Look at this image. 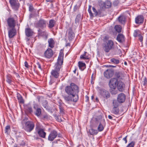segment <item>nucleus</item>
Here are the masks:
<instances>
[{"mask_svg": "<svg viewBox=\"0 0 147 147\" xmlns=\"http://www.w3.org/2000/svg\"><path fill=\"white\" fill-rule=\"evenodd\" d=\"M65 92L69 95L72 96L74 102H76L78 99L77 94L79 92L78 87L74 83H71L69 86H67L65 88Z\"/></svg>", "mask_w": 147, "mask_h": 147, "instance_id": "f257e3e1", "label": "nucleus"}, {"mask_svg": "<svg viewBox=\"0 0 147 147\" xmlns=\"http://www.w3.org/2000/svg\"><path fill=\"white\" fill-rule=\"evenodd\" d=\"M47 24V22L43 19H40L38 21L36 24V27L39 28L38 30V34L40 36H42L43 34V32L40 29H43L45 28Z\"/></svg>", "mask_w": 147, "mask_h": 147, "instance_id": "f03ea898", "label": "nucleus"}, {"mask_svg": "<svg viewBox=\"0 0 147 147\" xmlns=\"http://www.w3.org/2000/svg\"><path fill=\"white\" fill-rule=\"evenodd\" d=\"M117 82V80H116L114 78H113L110 80L109 82V85L110 88V91L112 95H115L118 93L116 86Z\"/></svg>", "mask_w": 147, "mask_h": 147, "instance_id": "7ed1b4c3", "label": "nucleus"}, {"mask_svg": "<svg viewBox=\"0 0 147 147\" xmlns=\"http://www.w3.org/2000/svg\"><path fill=\"white\" fill-rule=\"evenodd\" d=\"M25 120L22 121L23 125V128L26 131L30 132L32 130L34 127V124L32 121H28L24 123Z\"/></svg>", "mask_w": 147, "mask_h": 147, "instance_id": "20e7f679", "label": "nucleus"}, {"mask_svg": "<svg viewBox=\"0 0 147 147\" xmlns=\"http://www.w3.org/2000/svg\"><path fill=\"white\" fill-rule=\"evenodd\" d=\"M63 53L60 52L58 57L57 62L55 65V68L54 69L59 71L63 64Z\"/></svg>", "mask_w": 147, "mask_h": 147, "instance_id": "39448f33", "label": "nucleus"}, {"mask_svg": "<svg viewBox=\"0 0 147 147\" xmlns=\"http://www.w3.org/2000/svg\"><path fill=\"white\" fill-rule=\"evenodd\" d=\"M103 49L106 53H108L114 48L113 42L111 40H108L103 45Z\"/></svg>", "mask_w": 147, "mask_h": 147, "instance_id": "423d86ee", "label": "nucleus"}, {"mask_svg": "<svg viewBox=\"0 0 147 147\" xmlns=\"http://www.w3.org/2000/svg\"><path fill=\"white\" fill-rule=\"evenodd\" d=\"M17 17L15 15L14 17H10L8 18L7 22L8 28H15L16 26Z\"/></svg>", "mask_w": 147, "mask_h": 147, "instance_id": "0eeeda50", "label": "nucleus"}, {"mask_svg": "<svg viewBox=\"0 0 147 147\" xmlns=\"http://www.w3.org/2000/svg\"><path fill=\"white\" fill-rule=\"evenodd\" d=\"M57 136L59 137H61L59 134H58L56 131L53 130L51 131L50 133L48 136V139L49 141H53Z\"/></svg>", "mask_w": 147, "mask_h": 147, "instance_id": "6e6552de", "label": "nucleus"}, {"mask_svg": "<svg viewBox=\"0 0 147 147\" xmlns=\"http://www.w3.org/2000/svg\"><path fill=\"white\" fill-rule=\"evenodd\" d=\"M114 78L117 80V82L116 84V87H117L118 90L120 92H123L125 88L124 83L121 80L118 81L117 79L115 78Z\"/></svg>", "mask_w": 147, "mask_h": 147, "instance_id": "1a4fd4ad", "label": "nucleus"}, {"mask_svg": "<svg viewBox=\"0 0 147 147\" xmlns=\"http://www.w3.org/2000/svg\"><path fill=\"white\" fill-rule=\"evenodd\" d=\"M9 2L12 8L15 10L18 9L20 3L17 0H9Z\"/></svg>", "mask_w": 147, "mask_h": 147, "instance_id": "9d476101", "label": "nucleus"}, {"mask_svg": "<svg viewBox=\"0 0 147 147\" xmlns=\"http://www.w3.org/2000/svg\"><path fill=\"white\" fill-rule=\"evenodd\" d=\"M8 36L9 38H13L14 36L16 33V30L15 28H8Z\"/></svg>", "mask_w": 147, "mask_h": 147, "instance_id": "9b49d317", "label": "nucleus"}, {"mask_svg": "<svg viewBox=\"0 0 147 147\" xmlns=\"http://www.w3.org/2000/svg\"><path fill=\"white\" fill-rule=\"evenodd\" d=\"M100 95L104 98L107 99L110 97V94L109 92L104 89L100 90Z\"/></svg>", "mask_w": 147, "mask_h": 147, "instance_id": "f8f14e48", "label": "nucleus"}, {"mask_svg": "<svg viewBox=\"0 0 147 147\" xmlns=\"http://www.w3.org/2000/svg\"><path fill=\"white\" fill-rule=\"evenodd\" d=\"M126 98V96L123 93L119 94L117 97V100L119 103H122L124 102Z\"/></svg>", "mask_w": 147, "mask_h": 147, "instance_id": "ddd939ff", "label": "nucleus"}, {"mask_svg": "<svg viewBox=\"0 0 147 147\" xmlns=\"http://www.w3.org/2000/svg\"><path fill=\"white\" fill-rule=\"evenodd\" d=\"M115 75L116 77L115 78L117 79L118 80H123L125 77L124 73L122 71L116 72Z\"/></svg>", "mask_w": 147, "mask_h": 147, "instance_id": "4468645a", "label": "nucleus"}, {"mask_svg": "<svg viewBox=\"0 0 147 147\" xmlns=\"http://www.w3.org/2000/svg\"><path fill=\"white\" fill-rule=\"evenodd\" d=\"M113 71L110 69L107 70L104 72V76L107 78L109 79L113 75Z\"/></svg>", "mask_w": 147, "mask_h": 147, "instance_id": "2eb2a0df", "label": "nucleus"}, {"mask_svg": "<svg viewBox=\"0 0 147 147\" xmlns=\"http://www.w3.org/2000/svg\"><path fill=\"white\" fill-rule=\"evenodd\" d=\"M91 7L92 6L91 5H89L88 11L89 13L90 16L91 17H94L93 14L92 13L91 10ZM92 9L93 10V11L94 12V16H97L98 11H97L94 7H92Z\"/></svg>", "mask_w": 147, "mask_h": 147, "instance_id": "dca6fc26", "label": "nucleus"}, {"mask_svg": "<svg viewBox=\"0 0 147 147\" xmlns=\"http://www.w3.org/2000/svg\"><path fill=\"white\" fill-rule=\"evenodd\" d=\"M144 18L142 15H139L137 16L135 18V22L136 24H141L143 23Z\"/></svg>", "mask_w": 147, "mask_h": 147, "instance_id": "f3484780", "label": "nucleus"}, {"mask_svg": "<svg viewBox=\"0 0 147 147\" xmlns=\"http://www.w3.org/2000/svg\"><path fill=\"white\" fill-rule=\"evenodd\" d=\"M45 56V57L50 58L53 55V53L52 50L50 48H48L45 51L44 53Z\"/></svg>", "mask_w": 147, "mask_h": 147, "instance_id": "a211bd4d", "label": "nucleus"}, {"mask_svg": "<svg viewBox=\"0 0 147 147\" xmlns=\"http://www.w3.org/2000/svg\"><path fill=\"white\" fill-rule=\"evenodd\" d=\"M25 33L26 35L28 37H30L32 36L33 32L29 28L25 29Z\"/></svg>", "mask_w": 147, "mask_h": 147, "instance_id": "6ab92c4d", "label": "nucleus"}, {"mask_svg": "<svg viewBox=\"0 0 147 147\" xmlns=\"http://www.w3.org/2000/svg\"><path fill=\"white\" fill-rule=\"evenodd\" d=\"M117 39L119 42H122L125 41V38L123 34H119L117 36Z\"/></svg>", "mask_w": 147, "mask_h": 147, "instance_id": "aec40b11", "label": "nucleus"}, {"mask_svg": "<svg viewBox=\"0 0 147 147\" xmlns=\"http://www.w3.org/2000/svg\"><path fill=\"white\" fill-rule=\"evenodd\" d=\"M59 71L56 70L55 69L52 70L51 71V75L55 78H57L59 76Z\"/></svg>", "mask_w": 147, "mask_h": 147, "instance_id": "412c9836", "label": "nucleus"}, {"mask_svg": "<svg viewBox=\"0 0 147 147\" xmlns=\"http://www.w3.org/2000/svg\"><path fill=\"white\" fill-rule=\"evenodd\" d=\"M63 97L67 102L73 101V98L71 95H63Z\"/></svg>", "mask_w": 147, "mask_h": 147, "instance_id": "4be33fe9", "label": "nucleus"}, {"mask_svg": "<svg viewBox=\"0 0 147 147\" xmlns=\"http://www.w3.org/2000/svg\"><path fill=\"white\" fill-rule=\"evenodd\" d=\"M37 132L40 137L43 138H45L46 133L44 131L43 129L38 131Z\"/></svg>", "mask_w": 147, "mask_h": 147, "instance_id": "5701e85b", "label": "nucleus"}, {"mask_svg": "<svg viewBox=\"0 0 147 147\" xmlns=\"http://www.w3.org/2000/svg\"><path fill=\"white\" fill-rule=\"evenodd\" d=\"M56 22L53 20H49L48 25V27L50 28H51L53 27L55 24Z\"/></svg>", "mask_w": 147, "mask_h": 147, "instance_id": "b1692460", "label": "nucleus"}, {"mask_svg": "<svg viewBox=\"0 0 147 147\" xmlns=\"http://www.w3.org/2000/svg\"><path fill=\"white\" fill-rule=\"evenodd\" d=\"M78 64L79 67L81 70L83 71L86 68V64L84 63L79 61Z\"/></svg>", "mask_w": 147, "mask_h": 147, "instance_id": "393cba45", "label": "nucleus"}, {"mask_svg": "<svg viewBox=\"0 0 147 147\" xmlns=\"http://www.w3.org/2000/svg\"><path fill=\"white\" fill-rule=\"evenodd\" d=\"M49 46L51 48H53L54 47V41L52 38L49 39L48 40Z\"/></svg>", "mask_w": 147, "mask_h": 147, "instance_id": "a878e982", "label": "nucleus"}, {"mask_svg": "<svg viewBox=\"0 0 147 147\" xmlns=\"http://www.w3.org/2000/svg\"><path fill=\"white\" fill-rule=\"evenodd\" d=\"M34 109L36 110V111L35 112V115L38 117L39 116L41 115V111L40 109V108H37L36 109V108L35 106L34 107Z\"/></svg>", "mask_w": 147, "mask_h": 147, "instance_id": "bb28decb", "label": "nucleus"}, {"mask_svg": "<svg viewBox=\"0 0 147 147\" xmlns=\"http://www.w3.org/2000/svg\"><path fill=\"white\" fill-rule=\"evenodd\" d=\"M97 16H103L105 15V11L102 9H100L98 10Z\"/></svg>", "mask_w": 147, "mask_h": 147, "instance_id": "cd10ccee", "label": "nucleus"}, {"mask_svg": "<svg viewBox=\"0 0 147 147\" xmlns=\"http://www.w3.org/2000/svg\"><path fill=\"white\" fill-rule=\"evenodd\" d=\"M78 5H76L74 8V11H76L78 9H79L81 6L82 3L80 1H79L77 3Z\"/></svg>", "mask_w": 147, "mask_h": 147, "instance_id": "c85d7f7f", "label": "nucleus"}, {"mask_svg": "<svg viewBox=\"0 0 147 147\" xmlns=\"http://www.w3.org/2000/svg\"><path fill=\"white\" fill-rule=\"evenodd\" d=\"M89 132L91 135H95L97 134L98 132V131L96 129H92L89 130Z\"/></svg>", "mask_w": 147, "mask_h": 147, "instance_id": "c756f323", "label": "nucleus"}, {"mask_svg": "<svg viewBox=\"0 0 147 147\" xmlns=\"http://www.w3.org/2000/svg\"><path fill=\"white\" fill-rule=\"evenodd\" d=\"M119 21L121 24H124L125 22V18L124 16H121L118 18Z\"/></svg>", "mask_w": 147, "mask_h": 147, "instance_id": "7c9ffc66", "label": "nucleus"}, {"mask_svg": "<svg viewBox=\"0 0 147 147\" xmlns=\"http://www.w3.org/2000/svg\"><path fill=\"white\" fill-rule=\"evenodd\" d=\"M69 30L68 34L69 38V39H71L74 37V34L71 29H70Z\"/></svg>", "mask_w": 147, "mask_h": 147, "instance_id": "2f4dec72", "label": "nucleus"}, {"mask_svg": "<svg viewBox=\"0 0 147 147\" xmlns=\"http://www.w3.org/2000/svg\"><path fill=\"white\" fill-rule=\"evenodd\" d=\"M42 105L46 109H47L48 108V105L47 100H43L42 103Z\"/></svg>", "mask_w": 147, "mask_h": 147, "instance_id": "473e14b6", "label": "nucleus"}, {"mask_svg": "<svg viewBox=\"0 0 147 147\" xmlns=\"http://www.w3.org/2000/svg\"><path fill=\"white\" fill-rule=\"evenodd\" d=\"M10 131V128L9 125H8L6 126L5 128V133L7 134H9Z\"/></svg>", "mask_w": 147, "mask_h": 147, "instance_id": "72a5a7b5", "label": "nucleus"}, {"mask_svg": "<svg viewBox=\"0 0 147 147\" xmlns=\"http://www.w3.org/2000/svg\"><path fill=\"white\" fill-rule=\"evenodd\" d=\"M115 29L117 32L120 33L121 32L122 28L120 26L116 25L115 27Z\"/></svg>", "mask_w": 147, "mask_h": 147, "instance_id": "f704fd0d", "label": "nucleus"}, {"mask_svg": "<svg viewBox=\"0 0 147 147\" xmlns=\"http://www.w3.org/2000/svg\"><path fill=\"white\" fill-rule=\"evenodd\" d=\"M35 129L37 132L43 129L41 125L38 123H37L36 124Z\"/></svg>", "mask_w": 147, "mask_h": 147, "instance_id": "c9c22d12", "label": "nucleus"}, {"mask_svg": "<svg viewBox=\"0 0 147 147\" xmlns=\"http://www.w3.org/2000/svg\"><path fill=\"white\" fill-rule=\"evenodd\" d=\"M104 127V126L100 123L98 126L97 130L99 131H102L103 130Z\"/></svg>", "mask_w": 147, "mask_h": 147, "instance_id": "e433bc0d", "label": "nucleus"}, {"mask_svg": "<svg viewBox=\"0 0 147 147\" xmlns=\"http://www.w3.org/2000/svg\"><path fill=\"white\" fill-rule=\"evenodd\" d=\"M86 53H87V52H85L84 54L81 55L80 56V59H88L89 57L86 55Z\"/></svg>", "mask_w": 147, "mask_h": 147, "instance_id": "4c0bfd02", "label": "nucleus"}, {"mask_svg": "<svg viewBox=\"0 0 147 147\" xmlns=\"http://www.w3.org/2000/svg\"><path fill=\"white\" fill-rule=\"evenodd\" d=\"M110 61L111 63L115 64H118L119 62V61L118 59H115V58H113L111 59Z\"/></svg>", "mask_w": 147, "mask_h": 147, "instance_id": "58836bf2", "label": "nucleus"}, {"mask_svg": "<svg viewBox=\"0 0 147 147\" xmlns=\"http://www.w3.org/2000/svg\"><path fill=\"white\" fill-rule=\"evenodd\" d=\"M105 3V8H109L111 7V3L109 1H107Z\"/></svg>", "mask_w": 147, "mask_h": 147, "instance_id": "ea45409f", "label": "nucleus"}, {"mask_svg": "<svg viewBox=\"0 0 147 147\" xmlns=\"http://www.w3.org/2000/svg\"><path fill=\"white\" fill-rule=\"evenodd\" d=\"M17 98L20 103L23 104L24 103V100L22 97L20 95L18 96Z\"/></svg>", "mask_w": 147, "mask_h": 147, "instance_id": "a19ab883", "label": "nucleus"}, {"mask_svg": "<svg viewBox=\"0 0 147 147\" xmlns=\"http://www.w3.org/2000/svg\"><path fill=\"white\" fill-rule=\"evenodd\" d=\"M53 115L57 121L61 122L63 121V120L62 119V118H60V117L59 116H58L56 114Z\"/></svg>", "mask_w": 147, "mask_h": 147, "instance_id": "79ce46f5", "label": "nucleus"}, {"mask_svg": "<svg viewBox=\"0 0 147 147\" xmlns=\"http://www.w3.org/2000/svg\"><path fill=\"white\" fill-rule=\"evenodd\" d=\"M6 81L9 84H10L12 82L11 77L10 75L7 76Z\"/></svg>", "mask_w": 147, "mask_h": 147, "instance_id": "37998d69", "label": "nucleus"}, {"mask_svg": "<svg viewBox=\"0 0 147 147\" xmlns=\"http://www.w3.org/2000/svg\"><path fill=\"white\" fill-rule=\"evenodd\" d=\"M140 31L139 30H135L134 33V36L136 37L138 36L140 34Z\"/></svg>", "mask_w": 147, "mask_h": 147, "instance_id": "c03bdc74", "label": "nucleus"}, {"mask_svg": "<svg viewBox=\"0 0 147 147\" xmlns=\"http://www.w3.org/2000/svg\"><path fill=\"white\" fill-rule=\"evenodd\" d=\"M112 112L113 113L117 114L119 113V110L117 107H114L112 109Z\"/></svg>", "mask_w": 147, "mask_h": 147, "instance_id": "a18cd8bd", "label": "nucleus"}, {"mask_svg": "<svg viewBox=\"0 0 147 147\" xmlns=\"http://www.w3.org/2000/svg\"><path fill=\"white\" fill-rule=\"evenodd\" d=\"M99 5L100 8H103L104 7L105 8V3L102 1H100L99 2Z\"/></svg>", "mask_w": 147, "mask_h": 147, "instance_id": "49530a36", "label": "nucleus"}, {"mask_svg": "<svg viewBox=\"0 0 147 147\" xmlns=\"http://www.w3.org/2000/svg\"><path fill=\"white\" fill-rule=\"evenodd\" d=\"M118 101H117L116 100H114L113 101V106L114 107H117L119 105V104Z\"/></svg>", "mask_w": 147, "mask_h": 147, "instance_id": "de8ad7c7", "label": "nucleus"}, {"mask_svg": "<svg viewBox=\"0 0 147 147\" xmlns=\"http://www.w3.org/2000/svg\"><path fill=\"white\" fill-rule=\"evenodd\" d=\"M59 108L60 109V112L61 114L63 115L64 114V109L63 107L61 106H59Z\"/></svg>", "mask_w": 147, "mask_h": 147, "instance_id": "09e8293b", "label": "nucleus"}, {"mask_svg": "<svg viewBox=\"0 0 147 147\" xmlns=\"http://www.w3.org/2000/svg\"><path fill=\"white\" fill-rule=\"evenodd\" d=\"M134 145L135 142L134 141H132L129 144L126 146V147H134Z\"/></svg>", "mask_w": 147, "mask_h": 147, "instance_id": "8fccbe9b", "label": "nucleus"}, {"mask_svg": "<svg viewBox=\"0 0 147 147\" xmlns=\"http://www.w3.org/2000/svg\"><path fill=\"white\" fill-rule=\"evenodd\" d=\"M81 19V15L80 14H78L75 19L76 22H78Z\"/></svg>", "mask_w": 147, "mask_h": 147, "instance_id": "3c124183", "label": "nucleus"}, {"mask_svg": "<svg viewBox=\"0 0 147 147\" xmlns=\"http://www.w3.org/2000/svg\"><path fill=\"white\" fill-rule=\"evenodd\" d=\"M36 67H38L39 68L40 70H42V69L41 68V65L39 63V62H38L36 63Z\"/></svg>", "mask_w": 147, "mask_h": 147, "instance_id": "603ef678", "label": "nucleus"}, {"mask_svg": "<svg viewBox=\"0 0 147 147\" xmlns=\"http://www.w3.org/2000/svg\"><path fill=\"white\" fill-rule=\"evenodd\" d=\"M139 37V39L140 40L141 42H142L143 40V37L142 35L140 34L139 35V36H138Z\"/></svg>", "mask_w": 147, "mask_h": 147, "instance_id": "864d4df0", "label": "nucleus"}, {"mask_svg": "<svg viewBox=\"0 0 147 147\" xmlns=\"http://www.w3.org/2000/svg\"><path fill=\"white\" fill-rule=\"evenodd\" d=\"M43 98V97L42 96H38L37 97V99L38 100V101L39 102H40V100L42 99Z\"/></svg>", "mask_w": 147, "mask_h": 147, "instance_id": "5fc2aeb1", "label": "nucleus"}, {"mask_svg": "<svg viewBox=\"0 0 147 147\" xmlns=\"http://www.w3.org/2000/svg\"><path fill=\"white\" fill-rule=\"evenodd\" d=\"M55 79L53 78H51L49 82V83L50 84H52L54 82H55Z\"/></svg>", "mask_w": 147, "mask_h": 147, "instance_id": "6e6d98bb", "label": "nucleus"}, {"mask_svg": "<svg viewBox=\"0 0 147 147\" xmlns=\"http://www.w3.org/2000/svg\"><path fill=\"white\" fill-rule=\"evenodd\" d=\"M28 110L30 113H31L32 111V108L30 107H28Z\"/></svg>", "mask_w": 147, "mask_h": 147, "instance_id": "4d7b16f0", "label": "nucleus"}, {"mask_svg": "<svg viewBox=\"0 0 147 147\" xmlns=\"http://www.w3.org/2000/svg\"><path fill=\"white\" fill-rule=\"evenodd\" d=\"M24 65L25 67L27 68H28L29 67V65L28 63L26 61H25L24 62Z\"/></svg>", "mask_w": 147, "mask_h": 147, "instance_id": "13d9d810", "label": "nucleus"}, {"mask_svg": "<svg viewBox=\"0 0 147 147\" xmlns=\"http://www.w3.org/2000/svg\"><path fill=\"white\" fill-rule=\"evenodd\" d=\"M127 136H126L124 138H123V140L125 141V144L127 143Z\"/></svg>", "mask_w": 147, "mask_h": 147, "instance_id": "bf43d9fd", "label": "nucleus"}, {"mask_svg": "<svg viewBox=\"0 0 147 147\" xmlns=\"http://www.w3.org/2000/svg\"><path fill=\"white\" fill-rule=\"evenodd\" d=\"M29 11H32L33 9V7L32 5H30L29 6Z\"/></svg>", "mask_w": 147, "mask_h": 147, "instance_id": "052dcab7", "label": "nucleus"}, {"mask_svg": "<svg viewBox=\"0 0 147 147\" xmlns=\"http://www.w3.org/2000/svg\"><path fill=\"white\" fill-rule=\"evenodd\" d=\"M25 144L24 142V141H22L21 143L20 144V145L22 146H24Z\"/></svg>", "mask_w": 147, "mask_h": 147, "instance_id": "680f3d73", "label": "nucleus"}, {"mask_svg": "<svg viewBox=\"0 0 147 147\" xmlns=\"http://www.w3.org/2000/svg\"><path fill=\"white\" fill-rule=\"evenodd\" d=\"M143 82H144L143 85H145L147 84V81L146 80V79H144V80Z\"/></svg>", "mask_w": 147, "mask_h": 147, "instance_id": "e2e57ef3", "label": "nucleus"}, {"mask_svg": "<svg viewBox=\"0 0 147 147\" xmlns=\"http://www.w3.org/2000/svg\"><path fill=\"white\" fill-rule=\"evenodd\" d=\"M85 98L86 99V101L87 102H88L89 100V97L87 96H85Z\"/></svg>", "mask_w": 147, "mask_h": 147, "instance_id": "0e129e2a", "label": "nucleus"}, {"mask_svg": "<svg viewBox=\"0 0 147 147\" xmlns=\"http://www.w3.org/2000/svg\"><path fill=\"white\" fill-rule=\"evenodd\" d=\"M109 39V37L108 36H106L104 38V39L106 40H108Z\"/></svg>", "mask_w": 147, "mask_h": 147, "instance_id": "69168bd1", "label": "nucleus"}, {"mask_svg": "<svg viewBox=\"0 0 147 147\" xmlns=\"http://www.w3.org/2000/svg\"><path fill=\"white\" fill-rule=\"evenodd\" d=\"M108 117L110 119H112V117L110 115H109L108 116Z\"/></svg>", "mask_w": 147, "mask_h": 147, "instance_id": "338daca9", "label": "nucleus"}, {"mask_svg": "<svg viewBox=\"0 0 147 147\" xmlns=\"http://www.w3.org/2000/svg\"><path fill=\"white\" fill-rule=\"evenodd\" d=\"M109 67H116V66H113V65H109Z\"/></svg>", "mask_w": 147, "mask_h": 147, "instance_id": "774afa93", "label": "nucleus"}]
</instances>
